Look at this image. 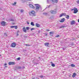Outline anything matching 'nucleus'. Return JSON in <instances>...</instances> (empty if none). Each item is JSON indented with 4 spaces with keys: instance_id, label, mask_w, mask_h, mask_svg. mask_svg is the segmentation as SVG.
Wrapping results in <instances>:
<instances>
[{
    "instance_id": "f257e3e1",
    "label": "nucleus",
    "mask_w": 79,
    "mask_h": 79,
    "mask_svg": "<svg viewBox=\"0 0 79 79\" xmlns=\"http://www.w3.org/2000/svg\"><path fill=\"white\" fill-rule=\"evenodd\" d=\"M35 5H36L35 10L36 11H38L39 10L40 8L41 10L42 9V7H41V6L39 4H35Z\"/></svg>"
},
{
    "instance_id": "f03ea898",
    "label": "nucleus",
    "mask_w": 79,
    "mask_h": 79,
    "mask_svg": "<svg viewBox=\"0 0 79 79\" xmlns=\"http://www.w3.org/2000/svg\"><path fill=\"white\" fill-rule=\"evenodd\" d=\"M29 14L30 15H31L33 16H35V12L34 10H32L31 12L29 13Z\"/></svg>"
},
{
    "instance_id": "7ed1b4c3",
    "label": "nucleus",
    "mask_w": 79,
    "mask_h": 79,
    "mask_svg": "<svg viewBox=\"0 0 79 79\" xmlns=\"http://www.w3.org/2000/svg\"><path fill=\"white\" fill-rule=\"evenodd\" d=\"M51 2L52 3H58V0H51Z\"/></svg>"
},
{
    "instance_id": "20e7f679",
    "label": "nucleus",
    "mask_w": 79,
    "mask_h": 79,
    "mask_svg": "<svg viewBox=\"0 0 79 79\" xmlns=\"http://www.w3.org/2000/svg\"><path fill=\"white\" fill-rule=\"evenodd\" d=\"M16 63L15 62H10L8 63L9 65H15V64Z\"/></svg>"
},
{
    "instance_id": "39448f33",
    "label": "nucleus",
    "mask_w": 79,
    "mask_h": 79,
    "mask_svg": "<svg viewBox=\"0 0 79 79\" xmlns=\"http://www.w3.org/2000/svg\"><path fill=\"white\" fill-rule=\"evenodd\" d=\"M78 12V10L77 9L76 7H74V10L73 13H77Z\"/></svg>"
},
{
    "instance_id": "423d86ee",
    "label": "nucleus",
    "mask_w": 79,
    "mask_h": 79,
    "mask_svg": "<svg viewBox=\"0 0 79 79\" xmlns=\"http://www.w3.org/2000/svg\"><path fill=\"white\" fill-rule=\"evenodd\" d=\"M16 44L15 43H13L11 44V47L14 48L16 47Z\"/></svg>"
},
{
    "instance_id": "0eeeda50",
    "label": "nucleus",
    "mask_w": 79,
    "mask_h": 79,
    "mask_svg": "<svg viewBox=\"0 0 79 79\" xmlns=\"http://www.w3.org/2000/svg\"><path fill=\"white\" fill-rule=\"evenodd\" d=\"M76 24V23L74 20H72V21L71 22L70 24L71 25H73V24Z\"/></svg>"
},
{
    "instance_id": "6e6552de",
    "label": "nucleus",
    "mask_w": 79,
    "mask_h": 79,
    "mask_svg": "<svg viewBox=\"0 0 79 79\" xmlns=\"http://www.w3.org/2000/svg\"><path fill=\"white\" fill-rule=\"evenodd\" d=\"M6 24V22H5L3 21L1 23V25L2 26H5V24Z\"/></svg>"
},
{
    "instance_id": "1a4fd4ad",
    "label": "nucleus",
    "mask_w": 79,
    "mask_h": 79,
    "mask_svg": "<svg viewBox=\"0 0 79 79\" xmlns=\"http://www.w3.org/2000/svg\"><path fill=\"white\" fill-rule=\"evenodd\" d=\"M50 12L52 14H56V11L51 10Z\"/></svg>"
},
{
    "instance_id": "9d476101",
    "label": "nucleus",
    "mask_w": 79,
    "mask_h": 79,
    "mask_svg": "<svg viewBox=\"0 0 79 79\" xmlns=\"http://www.w3.org/2000/svg\"><path fill=\"white\" fill-rule=\"evenodd\" d=\"M50 44L49 43H45L44 44V45L45 47H48V45Z\"/></svg>"
},
{
    "instance_id": "9b49d317",
    "label": "nucleus",
    "mask_w": 79,
    "mask_h": 79,
    "mask_svg": "<svg viewBox=\"0 0 79 79\" xmlns=\"http://www.w3.org/2000/svg\"><path fill=\"white\" fill-rule=\"evenodd\" d=\"M29 6L31 8H35V7L32 4H30L29 5Z\"/></svg>"
},
{
    "instance_id": "f8f14e48",
    "label": "nucleus",
    "mask_w": 79,
    "mask_h": 79,
    "mask_svg": "<svg viewBox=\"0 0 79 79\" xmlns=\"http://www.w3.org/2000/svg\"><path fill=\"white\" fill-rule=\"evenodd\" d=\"M64 20H65V19L64 18L62 19H61L60 22V23H63V22H64Z\"/></svg>"
},
{
    "instance_id": "ddd939ff",
    "label": "nucleus",
    "mask_w": 79,
    "mask_h": 79,
    "mask_svg": "<svg viewBox=\"0 0 79 79\" xmlns=\"http://www.w3.org/2000/svg\"><path fill=\"white\" fill-rule=\"evenodd\" d=\"M77 75V74L75 73H73V75H72V77H76V76Z\"/></svg>"
},
{
    "instance_id": "4468645a",
    "label": "nucleus",
    "mask_w": 79,
    "mask_h": 79,
    "mask_svg": "<svg viewBox=\"0 0 79 79\" xmlns=\"http://www.w3.org/2000/svg\"><path fill=\"white\" fill-rule=\"evenodd\" d=\"M23 32H25V33H26V32H27V31H26V30L25 29V27H23Z\"/></svg>"
},
{
    "instance_id": "2eb2a0df",
    "label": "nucleus",
    "mask_w": 79,
    "mask_h": 79,
    "mask_svg": "<svg viewBox=\"0 0 79 79\" xmlns=\"http://www.w3.org/2000/svg\"><path fill=\"white\" fill-rule=\"evenodd\" d=\"M35 25H36V26L38 27H40V25L38 24V23H35Z\"/></svg>"
},
{
    "instance_id": "dca6fc26",
    "label": "nucleus",
    "mask_w": 79,
    "mask_h": 79,
    "mask_svg": "<svg viewBox=\"0 0 79 79\" xmlns=\"http://www.w3.org/2000/svg\"><path fill=\"white\" fill-rule=\"evenodd\" d=\"M51 63L52 64L51 66H52V67H55V64H53V62H51Z\"/></svg>"
},
{
    "instance_id": "f3484780",
    "label": "nucleus",
    "mask_w": 79,
    "mask_h": 79,
    "mask_svg": "<svg viewBox=\"0 0 79 79\" xmlns=\"http://www.w3.org/2000/svg\"><path fill=\"white\" fill-rule=\"evenodd\" d=\"M43 14L44 15V16H47V15H48V13H44Z\"/></svg>"
},
{
    "instance_id": "a211bd4d",
    "label": "nucleus",
    "mask_w": 79,
    "mask_h": 79,
    "mask_svg": "<svg viewBox=\"0 0 79 79\" xmlns=\"http://www.w3.org/2000/svg\"><path fill=\"white\" fill-rule=\"evenodd\" d=\"M66 16L65 17L67 19H69V15H67L66 16Z\"/></svg>"
},
{
    "instance_id": "6ab92c4d",
    "label": "nucleus",
    "mask_w": 79,
    "mask_h": 79,
    "mask_svg": "<svg viewBox=\"0 0 79 79\" xmlns=\"http://www.w3.org/2000/svg\"><path fill=\"white\" fill-rule=\"evenodd\" d=\"M70 66H72V67H75V65L73 64H71V65H70Z\"/></svg>"
},
{
    "instance_id": "aec40b11",
    "label": "nucleus",
    "mask_w": 79,
    "mask_h": 79,
    "mask_svg": "<svg viewBox=\"0 0 79 79\" xmlns=\"http://www.w3.org/2000/svg\"><path fill=\"white\" fill-rule=\"evenodd\" d=\"M31 26H34V24L33 22H31Z\"/></svg>"
},
{
    "instance_id": "412c9836",
    "label": "nucleus",
    "mask_w": 79,
    "mask_h": 79,
    "mask_svg": "<svg viewBox=\"0 0 79 79\" xmlns=\"http://www.w3.org/2000/svg\"><path fill=\"white\" fill-rule=\"evenodd\" d=\"M69 45H70V47H71L72 46L74 45L73 43H72V44H70Z\"/></svg>"
},
{
    "instance_id": "4be33fe9",
    "label": "nucleus",
    "mask_w": 79,
    "mask_h": 79,
    "mask_svg": "<svg viewBox=\"0 0 79 79\" xmlns=\"http://www.w3.org/2000/svg\"><path fill=\"white\" fill-rule=\"evenodd\" d=\"M62 15L63 16H66V14L65 13H62Z\"/></svg>"
},
{
    "instance_id": "5701e85b",
    "label": "nucleus",
    "mask_w": 79,
    "mask_h": 79,
    "mask_svg": "<svg viewBox=\"0 0 79 79\" xmlns=\"http://www.w3.org/2000/svg\"><path fill=\"white\" fill-rule=\"evenodd\" d=\"M16 2H14V3L12 4V5H13L14 6H15V5H16Z\"/></svg>"
},
{
    "instance_id": "b1692460",
    "label": "nucleus",
    "mask_w": 79,
    "mask_h": 79,
    "mask_svg": "<svg viewBox=\"0 0 79 79\" xmlns=\"http://www.w3.org/2000/svg\"><path fill=\"white\" fill-rule=\"evenodd\" d=\"M51 6V5H49L48 6H47V7H46V8H50V6Z\"/></svg>"
},
{
    "instance_id": "393cba45",
    "label": "nucleus",
    "mask_w": 79,
    "mask_h": 79,
    "mask_svg": "<svg viewBox=\"0 0 79 79\" xmlns=\"http://www.w3.org/2000/svg\"><path fill=\"white\" fill-rule=\"evenodd\" d=\"M9 20L10 21H14V19H10Z\"/></svg>"
},
{
    "instance_id": "a878e982",
    "label": "nucleus",
    "mask_w": 79,
    "mask_h": 79,
    "mask_svg": "<svg viewBox=\"0 0 79 79\" xmlns=\"http://www.w3.org/2000/svg\"><path fill=\"white\" fill-rule=\"evenodd\" d=\"M19 33V31H18L17 33V34L16 35L17 36H18V35H19V34H18Z\"/></svg>"
},
{
    "instance_id": "bb28decb",
    "label": "nucleus",
    "mask_w": 79,
    "mask_h": 79,
    "mask_svg": "<svg viewBox=\"0 0 79 79\" xmlns=\"http://www.w3.org/2000/svg\"><path fill=\"white\" fill-rule=\"evenodd\" d=\"M63 27H64L63 26H62L59 27V28L60 29L61 28H63Z\"/></svg>"
},
{
    "instance_id": "cd10ccee",
    "label": "nucleus",
    "mask_w": 79,
    "mask_h": 79,
    "mask_svg": "<svg viewBox=\"0 0 79 79\" xmlns=\"http://www.w3.org/2000/svg\"><path fill=\"white\" fill-rule=\"evenodd\" d=\"M14 27L15 29H18V27L17 26H15Z\"/></svg>"
},
{
    "instance_id": "c85d7f7f",
    "label": "nucleus",
    "mask_w": 79,
    "mask_h": 79,
    "mask_svg": "<svg viewBox=\"0 0 79 79\" xmlns=\"http://www.w3.org/2000/svg\"><path fill=\"white\" fill-rule=\"evenodd\" d=\"M23 11H24V10H20L21 13H23Z\"/></svg>"
},
{
    "instance_id": "c756f323",
    "label": "nucleus",
    "mask_w": 79,
    "mask_h": 79,
    "mask_svg": "<svg viewBox=\"0 0 79 79\" xmlns=\"http://www.w3.org/2000/svg\"><path fill=\"white\" fill-rule=\"evenodd\" d=\"M63 16V13H62L60 15L59 17H62V16Z\"/></svg>"
},
{
    "instance_id": "7c9ffc66",
    "label": "nucleus",
    "mask_w": 79,
    "mask_h": 79,
    "mask_svg": "<svg viewBox=\"0 0 79 79\" xmlns=\"http://www.w3.org/2000/svg\"><path fill=\"white\" fill-rule=\"evenodd\" d=\"M23 52H24V53H25V52H27V50L23 49Z\"/></svg>"
},
{
    "instance_id": "2f4dec72",
    "label": "nucleus",
    "mask_w": 79,
    "mask_h": 79,
    "mask_svg": "<svg viewBox=\"0 0 79 79\" xmlns=\"http://www.w3.org/2000/svg\"><path fill=\"white\" fill-rule=\"evenodd\" d=\"M26 29H27V30H29V27H26Z\"/></svg>"
},
{
    "instance_id": "473e14b6",
    "label": "nucleus",
    "mask_w": 79,
    "mask_h": 79,
    "mask_svg": "<svg viewBox=\"0 0 79 79\" xmlns=\"http://www.w3.org/2000/svg\"><path fill=\"white\" fill-rule=\"evenodd\" d=\"M40 77L41 78H43V77H44V76L43 75H41L40 76Z\"/></svg>"
},
{
    "instance_id": "72a5a7b5",
    "label": "nucleus",
    "mask_w": 79,
    "mask_h": 79,
    "mask_svg": "<svg viewBox=\"0 0 79 79\" xmlns=\"http://www.w3.org/2000/svg\"><path fill=\"white\" fill-rule=\"evenodd\" d=\"M18 69H21V66H19L18 67Z\"/></svg>"
},
{
    "instance_id": "f704fd0d",
    "label": "nucleus",
    "mask_w": 79,
    "mask_h": 79,
    "mask_svg": "<svg viewBox=\"0 0 79 79\" xmlns=\"http://www.w3.org/2000/svg\"><path fill=\"white\" fill-rule=\"evenodd\" d=\"M47 3L48 4H50V2H49V1H48V0H47Z\"/></svg>"
},
{
    "instance_id": "c9c22d12",
    "label": "nucleus",
    "mask_w": 79,
    "mask_h": 79,
    "mask_svg": "<svg viewBox=\"0 0 79 79\" xmlns=\"http://www.w3.org/2000/svg\"><path fill=\"white\" fill-rule=\"evenodd\" d=\"M21 59L20 57H18L17 59V60H19Z\"/></svg>"
},
{
    "instance_id": "e433bc0d",
    "label": "nucleus",
    "mask_w": 79,
    "mask_h": 79,
    "mask_svg": "<svg viewBox=\"0 0 79 79\" xmlns=\"http://www.w3.org/2000/svg\"><path fill=\"white\" fill-rule=\"evenodd\" d=\"M25 45H26L27 47H29V46H30V45H29V44H25Z\"/></svg>"
},
{
    "instance_id": "4c0bfd02",
    "label": "nucleus",
    "mask_w": 79,
    "mask_h": 79,
    "mask_svg": "<svg viewBox=\"0 0 79 79\" xmlns=\"http://www.w3.org/2000/svg\"><path fill=\"white\" fill-rule=\"evenodd\" d=\"M74 38H72L71 39V40H74Z\"/></svg>"
},
{
    "instance_id": "58836bf2",
    "label": "nucleus",
    "mask_w": 79,
    "mask_h": 79,
    "mask_svg": "<svg viewBox=\"0 0 79 79\" xmlns=\"http://www.w3.org/2000/svg\"><path fill=\"white\" fill-rule=\"evenodd\" d=\"M77 4H79V0H77Z\"/></svg>"
},
{
    "instance_id": "ea45409f",
    "label": "nucleus",
    "mask_w": 79,
    "mask_h": 79,
    "mask_svg": "<svg viewBox=\"0 0 79 79\" xmlns=\"http://www.w3.org/2000/svg\"><path fill=\"white\" fill-rule=\"evenodd\" d=\"M34 29H35V28H31V31H32V30H34Z\"/></svg>"
},
{
    "instance_id": "a19ab883",
    "label": "nucleus",
    "mask_w": 79,
    "mask_h": 79,
    "mask_svg": "<svg viewBox=\"0 0 79 79\" xmlns=\"http://www.w3.org/2000/svg\"><path fill=\"white\" fill-rule=\"evenodd\" d=\"M60 36L59 35H57L56 36V37H59Z\"/></svg>"
},
{
    "instance_id": "79ce46f5",
    "label": "nucleus",
    "mask_w": 79,
    "mask_h": 79,
    "mask_svg": "<svg viewBox=\"0 0 79 79\" xmlns=\"http://www.w3.org/2000/svg\"><path fill=\"white\" fill-rule=\"evenodd\" d=\"M15 27V26H11L10 27L11 28H13Z\"/></svg>"
},
{
    "instance_id": "37998d69",
    "label": "nucleus",
    "mask_w": 79,
    "mask_h": 79,
    "mask_svg": "<svg viewBox=\"0 0 79 79\" xmlns=\"http://www.w3.org/2000/svg\"><path fill=\"white\" fill-rule=\"evenodd\" d=\"M44 34H45V36H47V35H48V34H47V33H45Z\"/></svg>"
},
{
    "instance_id": "c03bdc74",
    "label": "nucleus",
    "mask_w": 79,
    "mask_h": 79,
    "mask_svg": "<svg viewBox=\"0 0 79 79\" xmlns=\"http://www.w3.org/2000/svg\"><path fill=\"white\" fill-rule=\"evenodd\" d=\"M24 38H25V39H27V36H24Z\"/></svg>"
},
{
    "instance_id": "a18cd8bd",
    "label": "nucleus",
    "mask_w": 79,
    "mask_h": 79,
    "mask_svg": "<svg viewBox=\"0 0 79 79\" xmlns=\"http://www.w3.org/2000/svg\"><path fill=\"white\" fill-rule=\"evenodd\" d=\"M74 10V9H72L71 10V11H73V10Z\"/></svg>"
},
{
    "instance_id": "49530a36",
    "label": "nucleus",
    "mask_w": 79,
    "mask_h": 79,
    "mask_svg": "<svg viewBox=\"0 0 79 79\" xmlns=\"http://www.w3.org/2000/svg\"><path fill=\"white\" fill-rule=\"evenodd\" d=\"M50 34H53V32H51L49 33Z\"/></svg>"
},
{
    "instance_id": "de8ad7c7",
    "label": "nucleus",
    "mask_w": 79,
    "mask_h": 79,
    "mask_svg": "<svg viewBox=\"0 0 79 79\" xmlns=\"http://www.w3.org/2000/svg\"><path fill=\"white\" fill-rule=\"evenodd\" d=\"M4 35H6V36H7V34H6V33H4Z\"/></svg>"
},
{
    "instance_id": "09e8293b",
    "label": "nucleus",
    "mask_w": 79,
    "mask_h": 79,
    "mask_svg": "<svg viewBox=\"0 0 79 79\" xmlns=\"http://www.w3.org/2000/svg\"><path fill=\"white\" fill-rule=\"evenodd\" d=\"M40 30H39V31H38V33H40Z\"/></svg>"
},
{
    "instance_id": "8fccbe9b",
    "label": "nucleus",
    "mask_w": 79,
    "mask_h": 79,
    "mask_svg": "<svg viewBox=\"0 0 79 79\" xmlns=\"http://www.w3.org/2000/svg\"><path fill=\"white\" fill-rule=\"evenodd\" d=\"M27 24H29V22H27Z\"/></svg>"
},
{
    "instance_id": "3c124183",
    "label": "nucleus",
    "mask_w": 79,
    "mask_h": 79,
    "mask_svg": "<svg viewBox=\"0 0 79 79\" xmlns=\"http://www.w3.org/2000/svg\"><path fill=\"white\" fill-rule=\"evenodd\" d=\"M63 48V50H64L65 49L64 48Z\"/></svg>"
},
{
    "instance_id": "603ef678",
    "label": "nucleus",
    "mask_w": 79,
    "mask_h": 79,
    "mask_svg": "<svg viewBox=\"0 0 79 79\" xmlns=\"http://www.w3.org/2000/svg\"><path fill=\"white\" fill-rule=\"evenodd\" d=\"M22 36H23V35H20V37H22Z\"/></svg>"
},
{
    "instance_id": "864d4df0",
    "label": "nucleus",
    "mask_w": 79,
    "mask_h": 79,
    "mask_svg": "<svg viewBox=\"0 0 79 79\" xmlns=\"http://www.w3.org/2000/svg\"><path fill=\"white\" fill-rule=\"evenodd\" d=\"M38 59H40V57H38Z\"/></svg>"
},
{
    "instance_id": "5fc2aeb1",
    "label": "nucleus",
    "mask_w": 79,
    "mask_h": 79,
    "mask_svg": "<svg viewBox=\"0 0 79 79\" xmlns=\"http://www.w3.org/2000/svg\"><path fill=\"white\" fill-rule=\"evenodd\" d=\"M7 65V64H5L4 65Z\"/></svg>"
},
{
    "instance_id": "6e6d98bb",
    "label": "nucleus",
    "mask_w": 79,
    "mask_h": 79,
    "mask_svg": "<svg viewBox=\"0 0 79 79\" xmlns=\"http://www.w3.org/2000/svg\"><path fill=\"white\" fill-rule=\"evenodd\" d=\"M75 24H76V25H78V24L76 23H75Z\"/></svg>"
},
{
    "instance_id": "4d7b16f0",
    "label": "nucleus",
    "mask_w": 79,
    "mask_h": 79,
    "mask_svg": "<svg viewBox=\"0 0 79 79\" xmlns=\"http://www.w3.org/2000/svg\"><path fill=\"white\" fill-rule=\"evenodd\" d=\"M32 79H35V77H34V78H33Z\"/></svg>"
},
{
    "instance_id": "13d9d810",
    "label": "nucleus",
    "mask_w": 79,
    "mask_h": 79,
    "mask_svg": "<svg viewBox=\"0 0 79 79\" xmlns=\"http://www.w3.org/2000/svg\"><path fill=\"white\" fill-rule=\"evenodd\" d=\"M47 31H49V30H47Z\"/></svg>"
},
{
    "instance_id": "bf43d9fd",
    "label": "nucleus",
    "mask_w": 79,
    "mask_h": 79,
    "mask_svg": "<svg viewBox=\"0 0 79 79\" xmlns=\"http://www.w3.org/2000/svg\"><path fill=\"white\" fill-rule=\"evenodd\" d=\"M35 64H37V63H35Z\"/></svg>"
},
{
    "instance_id": "052dcab7",
    "label": "nucleus",
    "mask_w": 79,
    "mask_h": 79,
    "mask_svg": "<svg viewBox=\"0 0 79 79\" xmlns=\"http://www.w3.org/2000/svg\"><path fill=\"white\" fill-rule=\"evenodd\" d=\"M23 68H24V67H23Z\"/></svg>"
},
{
    "instance_id": "680f3d73",
    "label": "nucleus",
    "mask_w": 79,
    "mask_h": 79,
    "mask_svg": "<svg viewBox=\"0 0 79 79\" xmlns=\"http://www.w3.org/2000/svg\"><path fill=\"white\" fill-rule=\"evenodd\" d=\"M0 56H1V55H0Z\"/></svg>"
}]
</instances>
